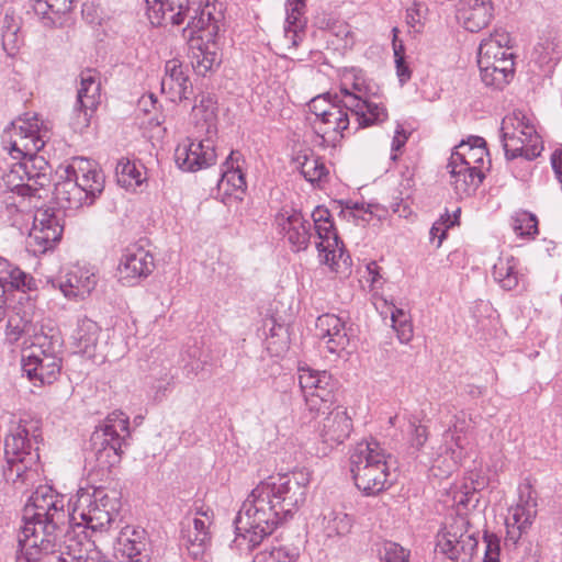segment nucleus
<instances>
[{"label": "nucleus", "mask_w": 562, "mask_h": 562, "mask_svg": "<svg viewBox=\"0 0 562 562\" xmlns=\"http://www.w3.org/2000/svg\"><path fill=\"white\" fill-rule=\"evenodd\" d=\"M394 46V57L396 63V74L400 78L401 83H405L411 79V71L408 69V66L406 65L403 56V45L400 44L396 45L395 41L393 42Z\"/></svg>", "instance_id": "62"}, {"label": "nucleus", "mask_w": 562, "mask_h": 562, "mask_svg": "<svg viewBox=\"0 0 562 562\" xmlns=\"http://www.w3.org/2000/svg\"><path fill=\"white\" fill-rule=\"evenodd\" d=\"M299 384L305 405L313 414L325 413L335 402L337 382L327 371L301 368Z\"/></svg>", "instance_id": "10"}, {"label": "nucleus", "mask_w": 562, "mask_h": 562, "mask_svg": "<svg viewBox=\"0 0 562 562\" xmlns=\"http://www.w3.org/2000/svg\"><path fill=\"white\" fill-rule=\"evenodd\" d=\"M349 112L350 110L341 102V98L335 93L334 105L326 110V113L319 121L312 122L315 133L322 136L323 139L328 135L333 142L337 140L338 137H342L344 131L350 124Z\"/></svg>", "instance_id": "23"}, {"label": "nucleus", "mask_w": 562, "mask_h": 562, "mask_svg": "<svg viewBox=\"0 0 562 562\" xmlns=\"http://www.w3.org/2000/svg\"><path fill=\"white\" fill-rule=\"evenodd\" d=\"M301 173L306 181L314 183L326 177L328 169L321 157L312 155L305 156L301 162Z\"/></svg>", "instance_id": "53"}, {"label": "nucleus", "mask_w": 562, "mask_h": 562, "mask_svg": "<svg viewBox=\"0 0 562 562\" xmlns=\"http://www.w3.org/2000/svg\"><path fill=\"white\" fill-rule=\"evenodd\" d=\"M297 558L299 551L295 548H273L269 553L270 562H295Z\"/></svg>", "instance_id": "63"}, {"label": "nucleus", "mask_w": 562, "mask_h": 562, "mask_svg": "<svg viewBox=\"0 0 562 562\" xmlns=\"http://www.w3.org/2000/svg\"><path fill=\"white\" fill-rule=\"evenodd\" d=\"M74 4L75 0H34L32 7L45 27H61Z\"/></svg>", "instance_id": "34"}, {"label": "nucleus", "mask_w": 562, "mask_h": 562, "mask_svg": "<svg viewBox=\"0 0 562 562\" xmlns=\"http://www.w3.org/2000/svg\"><path fill=\"white\" fill-rule=\"evenodd\" d=\"M355 485L367 496L376 495L386 490L391 483L390 464L378 462L375 467L351 472Z\"/></svg>", "instance_id": "30"}, {"label": "nucleus", "mask_w": 562, "mask_h": 562, "mask_svg": "<svg viewBox=\"0 0 562 562\" xmlns=\"http://www.w3.org/2000/svg\"><path fill=\"white\" fill-rule=\"evenodd\" d=\"M240 157L239 151L232 150L222 165V175L217 186L226 194H232L233 192L244 193L247 189L245 175L239 165Z\"/></svg>", "instance_id": "37"}, {"label": "nucleus", "mask_w": 562, "mask_h": 562, "mask_svg": "<svg viewBox=\"0 0 562 562\" xmlns=\"http://www.w3.org/2000/svg\"><path fill=\"white\" fill-rule=\"evenodd\" d=\"M536 517V510L528 502L509 507L506 517V540L517 543L521 535L530 527Z\"/></svg>", "instance_id": "36"}, {"label": "nucleus", "mask_w": 562, "mask_h": 562, "mask_svg": "<svg viewBox=\"0 0 562 562\" xmlns=\"http://www.w3.org/2000/svg\"><path fill=\"white\" fill-rule=\"evenodd\" d=\"M501 139L508 160L521 157L530 161L540 156L543 149L535 125L521 111H514L503 119Z\"/></svg>", "instance_id": "7"}, {"label": "nucleus", "mask_w": 562, "mask_h": 562, "mask_svg": "<svg viewBox=\"0 0 562 562\" xmlns=\"http://www.w3.org/2000/svg\"><path fill=\"white\" fill-rule=\"evenodd\" d=\"M352 519L342 512H331L324 517V530L327 537H342L350 532Z\"/></svg>", "instance_id": "52"}, {"label": "nucleus", "mask_w": 562, "mask_h": 562, "mask_svg": "<svg viewBox=\"0 0 562 562\" xmlns=\"http://www.w3.org/2000/svg\"><path fill=\"white\" fill-rule=\"evenodd\" d=\"M447 170L450 175V184L461 198L473 194L485 177L483 170L465 166L463 161L458 162L450 158Z\"/></svg>", "instance_id": "26"}, {"label": "nucleus", "mask_w": 562, "mask_h": 562, "mask_svg": "<svg viewBox=\"0 0 562 562\" xmlns=\"http://www.w3.org/2000/svg\"><path fill=\"white\" fill-rule=\"evenodd\" d=\"M276 222L280 233L294 251L307 248L311 239V224L301 212L295 210L281 212L277 215Z\"/></svg>", "instance_id": "19"}, {"label": "nucleus", "mask_w": 562, "mask_h": 562, "mask_svg": "<svg viewBox=\"0 0 562 562\" xmlns=\"http://www.w3.org/2000/svg\"><path fill=\"white\" fill-rule=\"evenodd\" d=\"M2 48L8 56H14L23 44L21 35V18L14 11L7 10L1 21Z\"/></svg>", "instance_id": "41"}, {"label": "nucleus", "mask_w": 562, "mask_h": 562, "mask_svg": "<svg viewBox=\"0 0 562 562\" xmlns=\"http://www.w3.org/2000/svg\"><path fill=\"white\" fill-rule=\"evenodd\" d=\"M494 18L492 0H459L457 20L469 32H479Z\"/></svg>", "instance_id": "22"}, {"label": "nucleus", "mask_w": 562, "mask_h": 562, "mask_svg": "<svg viewBox=\"0 0 562 562\" xmlns=\"http://www.w3.org/2000/svg\"><path fill=\"white\" fill-rule=\"evenodd\" d=\"M513 229L518 236L533 238L538 234L536 215L529 212L518 213L513 218Z\"/></svg>", "instance_id": "55"}, {"label": "nucleus", "mask_w": 562, "mask_h": 562, "mask_svg": "<svg viewBox=\"0 0 562 562\" xmlns=\"http://www.w3.org/2000/svg\"><path fill=\"white\" fill-rule=\"evenodd\" d=\"M172 361L168 358H160L153 361L149 367V376L158 382L156 387L155 398L161 400L165 396L167 387L173 380Z\"/></svg>", "instance_id": "48"}, {"label": "nucleus", "mask_w": 562, "mask_h": 562, "mask_svg": "<svg viewBox=\"0 0 562 562\" xmlns=\"http://www.w3.org/2000/svg\"><path fill=\"white\" fill-rule=\"evenodd\" d=\"M491 61L488 67L486 65H479L481 79L487 87L502 89L514 76V59L501 58Z\"/></svg>", "instance_id": "40"}, {"label": "nucleus", "mask_w": 562, "mask_h": 562, "mask_svg": "<svg viewBox=\"0 0 562 562\" xmlns=\"http://www.w3.org/2000/svg\"><path fill=\"white\" fill-rule=\"evenodd\" d=\"M299 384L305 405L313 414L325 413L335 402L337 382L327 371L301 368Z\"/></svg>", "instance_id": "9"}, {"label": "nucleus", "mask_w": 562, "mask_h": 562, "mask_svg": "<svg viewBox=\"0 0 562 562\" xmlns=\"http://www.w3.org/2000/svg\"><path fill=\"white\" fill-rule=\"evenodd\" d=\"M21 165L18 162L12 164L10 169L3 175V183L11 192V194H16L19 196H29L33 198L31 193V187L27 184L25 180V176Z\"/></svg>", "instance_id": "51"}, {"label": "nucleus", "mask_w": 562, "mask_h": 562, "mask_svg": "<svg viewBox=\"0 0 562 562\" xmlns=\"http://www.w3.org/2000/svg\"><path fill=\"white\" fill-rule=\"evenodd\" d=\"M144 166L136 164L127 158H122L117 161L115 173L117 183L124 188H131L142 184Z\"/></svg>", "instance_id": "50"}, {"label": "nucleus", "mask_w": 562, "mask_h": 562, "mask_svg": "<svg viewBox=\"0 0 562 562\" xmlns=\"http://www.w3.org/2000/svg\"><path fill=\"white\" fill-rule=\"evenodd\" d=\"M97 285V277L89 269L75 267L59 281V289L68 299H85Z\"/></svg>", "instance_id": "31"}, {"label": "nucleus", "mask_w": 562, "mask_h": 562, "mask_svg": "<svg viewBox=\"0 0 562 562\" xmlns=\"http://www.w3.org/2000/svg\"><path fill=\"white\" fill-rule=\"evenodd\" d=\"M316 329L326 349L339 355L349 345L345 322L335 314H324L316 319Z\"/></svg>", "instance_id": "24"}, {"label": "nucleus", "mask_w": 562, "mask_h": 562, "mask_svg": "<svg viewBox=\"0 0 562 562\" xmlns=\"http://www.w3.org/2000/svg\"><path fill=\"white\" fill-rule=\"evenodd\" d=\"M61 496L65 498V506L67 504L69 505L71 499L67 501L65 495ZM91 499L89 490L80 488L77 492L72 512L69 513V508H65L67 522L70 520L76 521L77 517H79L87 529L100 532L109 530L113 524H115L117 514L106 510V508L95 504Z\"/></svg>", "instance_id": "11"}, {"label": "nucleus", "mask_w": 562, "mask_h": 562, "mask_svg": "<svg viewBox=\"0 0 562 562\" xmlns=\"http://www.w3.org/2000/svg\"><path fill=\"white\" fill-rule=\"evenodd\" d=\"M100 90L101 85L95 72L91 69L82 71L74 108L72 125L75 128H83L89 125L90 117L100 103Z\"/></svg>", "instance_id": "14"}, {"label": "nucleus", "mask_w": 562, "mask_h": 562, "mask_svg": "<svg viewBox=\"0 0 562 562\" xmlns=\"http://www.w3.org/2000/svg\"><path fill=\"white\" fill-rule=\"evenodd\" d=\"M24 525L18 538L15 562H38L46 554L56 562H110L87 536L65 530V498L48 485L38 486L30 496L23 514Z\"/></svg>", "instance_id": "1"}, {"label": "nucleus", "mask_w": 562, "mask_h": 562, "mask_svg": "<svg viewBox=\"0 0 562 562\" xmlns=\"http://www.w3.org/2000/svg\"><path fill=\"white\" fill-rule=\"evenodd\" d=\"M210 9L211 7H207L200 16L189 20L184 30V32H189L190 37L191 66L199 76H206L221 61L216 52L215 38L221 30L223 15L222 12H218L217 18H213L209 12Z\"/></svg>", "instance_id": "5"}, {"label": "nucleus", "mask_w": 562, "mask_h": 562, "mask_svg": "<svg viewBox=\"0 0 562 562\" xmlns=\"http://www.w3.org/2000/svg\"><path fill=\"white\" fill-rule=\"evenodd\" d=\"M334 105V94L325 93L313 98L308 103L311 113L315 115L314 121H319L321 117L326 113L329 106Z\"/></svg>", "instance_id": "60"}, {"label": "nucleus", "mask_w": 562, "mask_h": 562, "mask_svg": "<svg viewBox=\"0 0 562 562\" xmlns=\"http://www.w3.org/2000/svg\"><path fill=\"white\" fill-rule=\"evenodd\" d=\"M315 232L319 239L316 247L319 256L324 257V262L336 273L348 276L352 261L350 256L345 252L344 244L338 237L334 223L318 224Z\"/></svg>", "instance_id": "13"}, {"label": "nucleus", "mask_w": 562, "mask_h": 562, "mask_svg": "<svg viewBox=\"0 0 562 562\" xmlns=\"http://www.w3.org/2000/svg\"><path fill=\"white\" fill-rule=\"evenodd\" d=\"M99 334L100 327L94 321L88 317L79 318L72 335L77 351L88 357H93Z\"/></svg>", "instance_id": "42"}, {"label": "nucleus", "mask_w": 562, "mask_h": 562, "mask_svg": "<svg viewBox=\"0 0 562 562\" xmlns=\"http://www.w3.org/2000/svg\"><path fill=\"white\" fill-rule=\"evenodd\" d=\"M310 475L294 471L269 476L260 482L244 501L234 520L236 539L247 540L249 549L257 547L278 526L293 517L305 502Z\"/></svg>", "instance_id": "2"}, {"label": "nucleus", "mask_w": 562, "mask_h": 562, "mask_svg": "<svg viewBox=\"0 0 562 562\" xmlns=\"http://www.w3.org/2000/svg\"><path fill=\"white\" fill-rule=\"evenodd\" d=\"M116 554L126 562H149L150 549L146 531L138 527H123L116 538Z\"/></svg>", "instance_id": "17"}, {"label": "nucleus", "mask_w": 562, "mask_h": 562, "mask_svg": "<svg viewBox=\"0 0 562 562\" xmlns=\"http://www.w3.org/2000/svg\"><path fill=\"white\" fill-rule=\"evenodd\" d=\"M199 102L192 109L196 133L202 136H215L217 133V101L211 93H201Z\"/></svg>", "instance_id": "32"}, {"label": "nucleus", "mask_w": 562, "mask_h": 562, "mask_svg": "<svg viewBox=\"0 0 562 562\" xmlns=\"http://www.w3.org/2000/svg\"><path fill=\"white\" fill-rule=\"evenodd\" d=\"M533 54L541 65L557 64L562 57V40L552 34L543 36L535 46Z\"/></svg>", "instance_id": "49"}, {"label": "nucleus", "mask_w": 562, "mask_h": 562, "mask_svg": "<svg viewBox=\"0 0 562 562\" xmlns=\"http://www.w3.org/2000/svg\"><path fill=\"white\" fill-rule=\"evenodd\" d=\"M36 289L35 279L19 267L0 257V302L7 293L30 292Z\"/></svg>", "instance_id": "29"}, {"label": "nucleus", "mask_w": 562, "mask_h": 562, "mask_svg": "<svg viewBox=\"0 0 562 562\" xmlns=\"http://www.w3.org/2000/svg\"><path fill=\"white\" fill-rule=\"evenodd\" d=\"M60 180L56 182L54 196L57 204L65 210H78L88 203L87 194L82 192V188L72 181L68 175H60Z\"/></svg>", "instance_id": "38"}, {"label": "nucleus", "mask_w": 562, "mask_h": 562, "mask_svg": "<svg viewBox=\"0 0 562 562\" xmlns=\"http://www.w3.org/2000/svg\"><path fill=\"white\" fill-rule=\"evenodd\" d=\"M493 278L504 290L515 289L519 282L518 260L501 257L493 267Z\"/></svg>", "instance_id": "45"}, {"label": "nucleus", "mask_w": 562, "mask_h": 562, "mask_svg": "<svg viewBox=\"0 0 562 562\" xmlns=\"http://www.w3.org/2000/svg\"><path fill=\"white\" fill-rule=\"evenodd\" d=\"M160 86L161 92L173 103L189 99L192 85L182 61L176 58L166 61Z\"/></svg>", "instance_id": "20"}, {"label": "nucleus", "mask_w": 562, "mask_h": 562, "mask_svg": "<svg viewBox=\"0 0 562 562\" xmlns=\"http://www.w3.org/2000/svg\"><path fill=\"white\" fill-rule=\"evenodd\" d=\"M391 456L375 440L358 442L350 452V472L361 471L381 463H387Z\"/></svg>", "instance_id": "33"}, {"label": "nucleus", "mask_w": 562, "mask_h": 562, "mask_svg": "<svg viewBox=\"0 0 562 562\" xmlns=\"http://www.w3.org/2000/svg\"><path fill=\"white\" fill-rule=\"evenodd\" d=\"M305 0H286L285 2V37L293 46H297L301 41L300 33L303 32L306 20L304 19Z\"/></svg>", "instance_id": "43"}, {"label": "nucleus", "mask_w": 562, "mask_h": 562, "mask_svg": "<svg viewBox=\"0 0 562 562\" xmlns=\"http://www.w3.org/2000/svg\"><path fill=\"white\" fill-rule=\"evenodd\" d=\"M392 327L396 331L402 344H407L413 338V325L408 315L401 308H394L391 313Z\"/></svg>", "instance_id": "54"}, {"label": "nucleus", "mask_w": 562, "mask_h": 562, "mask_svg": "<svg viewBox=\"0 0 562 562\" xmlns=\"http://www.w3.org/2000/svg\"><path fill=\"white\" fill-rule=\"evenodd\" d=\"M30 327V321L21 317L19 314L11 315L7 322L5 327L7 339L11 344L16 342L23 335L29 333Z\"/></svg>", "instance_id": "56"}, {"label": "nucleus", "mask_w": 562, "mask_h": 562, "mask_svg": "<svg viewBox=\"0 0 562 562\" xmlns=\"http://www.w3.org/2000/svg\"><path fill=\"white\" fill-rule=\"evenodd\" d=\"M72 181L82 188V192L87 194L88 203L92 204L104 189V175L97 166L83 158L76 159L64 170Z\"/></svg>", "instance_id": "18"}, {"label": "nucleus", "mask_w": 562, "mask_h": 562, "mask_svg": "<svg viewBox=\"0 0 562 562\" xmlns=\"http://www.w3.org/2000/svg\"><path fill=\"white\" fill-rule=\"evenodd\" d=\"M147 3V15L153 25L159 26L164 23L173 25L187 23L193 16H200L207 7L213 18H217L215 3L203 0H145Z\"/></svg>", "instance_id": "8"}, {"label": "nucleus", "mask_w": 562, "mask_h": 562, "mask_svg": "<svg viewBox=\"0 0 562 562\" xmlns=\"http://www.w3.org/2000/svg\"><path fill=\"white\" fill-rule=\"evenodd\" d=\"M352 430V420L347 409L337 406L323 419L319 435L324 442L331 446L342 443Z\"/></svg>", "instance_id": "27"}, {"label": "nucleus", "mask_w": 562, "mask_h": 562, "mask_svg": "<svg viewBox=\"0 0 562 562\" xmlns=\"http://www.w3.org/2000/svg\"><path fill=\"white\" fill-rule=\"evenodd\" d=\"M485 552L483 562H499V539L495 533H484Z\"/></svg>", "instance_id": "61"}, {"label": "nucleus", "mask_w": 562, "mask_h": 562, "mask_svg": "<svg viewBox=\"0 0 562 562\" xmlns=\"http://www.w3.org/2000/svg\"><path fill=\"white\" fill-rule=\"evenodd\" d=\"M63 226L50 210H37L33 216V226L29 234L27 245L34 254H44L59 241Z\"/></svg>", "instance_id": "15"}, {"label": "nucleus", "mask_w": 562, "mask_h": 562, "mask_svg": "<svg viewBox=\"0 0 562 562\" xmlns=\"http://www.w3.org/2000/svg\"><path fill=\"white\" fill-rule=\"evenodd\" d=\"M188 519L182 528V544L195 562H204L206 551L211 546L212 533L210 527L213 518L206 512L196 513Z\"/></svg>", "instance_id": "16"}, {"label": "nucleus", "mask_w": 562, "mask_h": 562, "mask_svg": "<svg viewBox=\"0 0 562 562\" xmlns=\"http://www.w3.org/2000/svg\"><path fill=\"white\" fill-rule=\"evenodd\" d=\"M130 438V417L121 411L110 413L90 438L97 465L101 470H110L120 463Z\"/></svg>", "instance_id": "4"}, {"label": "nucleus", "mask_w": 562, "mask_h": 562, "mask_svg": "<svg viewBox=\"0 0 562 562\" xmlns=\"http://www.w3.org/2000/svg\"><path fill=\"white\" fill-rule=\"evenodd\" d=\"M32 347L43 349L48 353H53L55 356H60L63 353V340L58 334H42L35 337V342H33Z\"/></svg>", "instance_id": "58"}, {"label": "nucleus", "mask_w": 562, "mask_h": 562, "mask_svg": "<svg viewBox=\"0 0 562 562\" xmlns=\"http://www.w3.org/2000/svg\"><path fill=\"white\" fill-rule=\"evenodd\" d=\"M337 94L356 117L358 127L369 126L387 119L386 109L372 100L375 93L360 69L352 68L344 74Z\"/></svg>", "instance_id": "6"}, {"label": "nucleus", "mask_w": 562, "mask_h": 562, "mask_svg": "<svg viewBox=\"0 0 562 562\" xmlns=\"http://www.w3.org/2000/svg\"><path fill=\"white\" fill-rule=\"evenodd\" d=\"M37 443L35 436L30 438V432L25 427L19 426L16 430L7 436L4 441L5 458H23L27 457L31 452H37Z\"/></svg>", "instance_id": "44"}, {"label": "nucleus", "mask_w": 562, "mask_h": 562, "mask_svg": "<svg viewBox=\"0 0 562 562\" xmlns=\"http://www.w3.org/2000/svg\"><path fill=\"white\" fill-rule=\"evenodd\" d=\"M382 562H408V553L400 544L386 541L380 550Z\"/></svg>", "instance_id": "59"}, {"label": "nucleus", "mask_w": 562, "mask_h": 562, "mask_svg": "<svg viewBox=\"0 0 562 562\" xmlns=\"http://www.w3.org/2000/svg\"><path fill=\"white\" fill-rule=\"evenodd\" d=\"M154 270V258L142 247H127L119 265L120 279L134 284L138 279L148 277Z\"/></svg>", "instance_id": "21"}, {"label": "nucleus", "mask_w": 562, "mask_h": 562, "mask_svg": "<svg viewBox=\"0 0 562 562\" xmlns=\"http://www.w3.org/2000/svg\"><path fill=\"white\" fill-rule=\"evenodd\" d=\"M61 358L48 357L38 359L35 357H22V370L33 381L34 385L52 384L57 380L61 370Z\"/></svg>", "instance_id": "28"}, {"label": "nucleus", "mask_w": 562, "mask_h": 562, "mask_svg": "<svg viewBox=\"0 0 562 562\" xmlns=\"http://www.w3.org/2000/svg\"><path fill=\"white\" fill-rule=\"evenodd\" d=\"M25 196L5 195L0 206V220L10 226H21L24 222Z\"/></svg>", "instance_id": "47"}, {"label": "nucleus", "mask_w": 562, "mask_h": 562, "mask_svg": "<svg viewBox=\"0 0 562 562\" xmlns=\"http://www.w3.org/2000/svg\"><path fill=\"white\" fill-rule=\"evenodd\" d=\"M199 137H188L176 148L175 160L180 169L194 172L215 164L217 155L213 136Z\"/></svg>", "instance_id": "12"}, {"label": "nucleus", "mask_w": 562, "mask_h": 562, "mask_svg": "<svg viewBox=\"0 0 562 562\" xmlns=\"http://www.w3.org/2000/svg\"><path fill=\"white\" fill-rule=\"evenodd\" d=\"M7 464L3 468V476L7 482L13 484L21 483L27 484L36 475L37 465L40 460L38 452H31L27 457L23 458H5Z\"/></svg>", "instance_id": "39"}, {"label": "nucleus", "mask_w": 562, "mask_h": 562, "mask_svg": "<svg viewBox=\"0 0 562 562\" xmlns=\"http://www.w3.org/2000/svg\"><path fill=\"white\" fill-rule=\"evenodd\" d=\"M89 496L95 504L106 508V510L117 514L119 499L115 491H108L102 486L93 487L92 492L89 491Z\"/></svg>", "instance_id": "57"}, {"label": "nucleus", "mask_w": 562, "mask_h": 562, "mask_svg": "<svg viewBox=\"0 0 562 562\" xmlns=\"http://www.w3.org/2000/svg\"><path fill=\"white\" fill-rule=\"evenodd\" d=\"M509 35L506 32L496 31L488 37L481 41L477 50V65H491V60L503 58L514 59L508 46Z\"/></svg>", "instance_id": "35"}, {"label": "nucleus", "mask_w": 562, "mask_h": 562, "mask_svg": "<svg viewBox=\"0 0 562 562\" xmlns=\"http://www.w3.org/2000/svg\"><path fill=\"white\" fill-rule=\"evenodd\" d=\"M487 156L485 140L482 137H474L473 143L461 142L451 153L450 159L454 161H463L465 166H474L475 160H482Z\"/></svg>", "instance_id": "46"}, {"label": "nucleus", "mask_w": 562, "mask_h": 562, "mask_svg": "<svg viewBox=\"0 0 562 562\" xmlns=\"http://www.w3.org/2000/svg\"><path fill=\"white\" fill-rule=\"evenodd\" d=\"M474 533L447 530L438 543L441 552L452 561L470 562L477 550Z\"/></svg>", "instance_id": "25"}, {"label": "nucleus", "mask_w": 562, "mask_h": 562, "mask_svg": "<svg viewBox=\"0 0 562 562\" xmlns=\"http://www.w3.org/2000/svg\"><path fill=\"white\" fill-rule=\"evenodd\" d=\"M411 446L415 450H420L428 439L427 428L423 425H416L415 423H411Z\"/></svg>", "instance_id": "64"}, {"label": "nucleus", "mask_w": 562, "mask_h": 562, "mask_svg": "<svg viewBox=\"0 0 562 562\" xmlns=\"http://www.w3.org/2000/svg\"><path fill=\"white\" fill-rule=\"evenodd\" d=\"M49 130L36 114H26L12 122L2 135V143L9 149L14 159H21L25 180L31 187L33 198H42L41 190H45L50 183V167L42 156L36 153L41 150L49 138Z\"/></svg>", "instance_id": "3"}]
</instances>
